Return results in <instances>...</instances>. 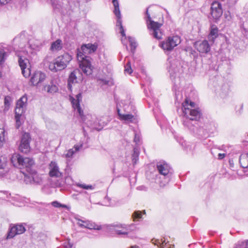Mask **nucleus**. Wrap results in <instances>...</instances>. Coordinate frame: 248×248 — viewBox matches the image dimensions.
<instances>
[{"instance_id":"6ab92c4d","label":"nucleus","mask_w":248,"mask_h":248,"mask_svg":"<svg viewBox=\"0 0 248 248\" xmlns=\"http://www.w3.org/2000/svg\"><path fill=\"white\" fill-rule=\"evenodd\" d=\"M78 227H84L90 230H99L101 226L89 220H82L78 218Z\"/></svg>"},{"instance_id":"a211bd4d","label":"nucleus","mask_w":248,"mask_h":248,"mask_svg":"<svg viewBox=\"0 0 248 248\" xmlns=\"http://www.w3.org/2000/svg\"><path fill=\"white\" fill-rule=\"evenodd\" d=\"M108 230L115 232L118 235L127 234L128 229L125 225L112 224L108 226Z\"/></svg>"},{"instance_id":"72a5a7b5","label":"nucleus","mask_w":248,"mask_h":248,"mask_svg":"<svg viewBox=\"0 0 248 248\" xmlns=\"http://www.w3.org/2000/svg\"><path fill=\"white\" fill-rule=\"evenodd\" d=\"M6 57V53L3 47L1 46H0V64L5 61Z\"/></svg>"},{"instance_id":"603ef678","label":"nucleus","mask_w":248,"mask_h":248,"mask_svg":"<svg viewBox=\"0 0 248 248\" xmlns=\"http://www.w3.org/2000/svg\"><path fill=\"white\" fill-rule=\"evenodd\" d=\"M242 244L243 245H245V248H248V240L242 242Z\"/></svg>"},{"instance_id":"a19ab883","label":"nucleus","mask_w":248,"mask_h":248,"mask_svg":"<svg viewBox=\"0 0 248 248\" xmlns=\"http://www.w3.org/2000/svg\"><path fill=\"white\" fill-rule=\"evenodd\" d=\"M78 187L82 188L85 189H93V186L92 185H86L85 184H79L78 185Z\"/></svg>"},{"instance_id":"f03ea898","label":"nucleus","mask_w":248,"mask_h":248,"mask_svg":"<svg viewBox=\"0 0 248 248\" xmlns=\"http://www.w3.org/2000/svg\"><path fill=\"white\" fill-rule=\"evenodd\" d=\"M182 110L184 115L189 120L184 122V124L189 129H192L189 125L191 120H198L201 116V112L198 108H195V104L188 98H186L182 103Z\"/></svg>"},{"instance_id":"c756f323","label":"nucleus","mask_w":248,"mask_h":248,"mask_svg":"<svg viewBox=\"0 0 248 248\" xmlns=\"http://www.w3.org/2000/svg\"><path fill=\"white\" fill-rule=\"evenodd\" d=\"M116 16L117 17V23H116V26L120 27V33H121V35L123 36H125V34L124 33V29L123 27L122 26V19H121V14H120V16Z\"/></svg>"},{"instance_id":"37998d69","label":"nucleus","mask_w":248,"mask_h":248,"mask_svg":"<svg viewBox=\"0 0 248 248\" xmlns=\"http://www.w3.org/2000/svg\"><path fill=\"white\" fill-rule=\"evenodd\" d=\"M129 41L130 43L132 49H135L136 47V43L135 42L134 39L131 37H129Z\"/></svg>"},{"instance_id":"4c0bfd02","label":"nucleus","mask_w":248,"mask_h":248,"mask_svg":"<svg viewBox=\"0 0 248 248\" xmlns=\"http://www.w3.org/2000/svg\"><path fill=\"white\" fill-rule=\"evenodd\" d=\"M51 204L53 206L57 208L62 207L64 208H68V206L65 204H61L57 201L53 202L51 203Z\"/></svg>"},{"instance_id":"b1692460","label":"nucleus","mask_w":248,"mask_h":248,"mask_svg":"<svg viewBox=\"0 0 248 248\" xmlns=\"http://www.w3.org/2000/svg\"><path fill=\"white\" fill-rule=\"evenodd\" d=\"M45 91L48 93H56L58 89L57 86L53 84V81L51 80L49 84H46L43 86V89Z\"/></svg>"},{"instance_id":"a18cd8bd","label":"nucleus","mask_w":248,"mask_h":248,"mask_svg":"<svg viewBox=\"0 0 248 248\" xmlns=\"http://www.w3.org/2000/svg\"><path fill=\"white\" fill-rule=\"evenodd\" d=\"M134 141L136 143V144H139L140 142V136L139 135L135 134Z\"/></svg>"},{"instance_id":"5fc2aeb1","label":"nucleus","mask_w":248,"mask_h":248,"mask_svg":"<svg viewBox=\"0 0 248 248\" xmlns=\"http://www.w3.org/2000/svg\"><path fill=\"white\" fill-rule=\"evenodd\" d=\"M137 189L140 190H144L145 189V187H144V186H140L138 187Z\"/></svg>"},{"instance_id":"3c124183","label":"nucleus","mask_w":248,"mask_h":248,"mask_svg":"<svg viewBox=\"0 0 248 248\" xmlns=\"http://www.w3.org/2000/svg\"><path fill=\"white\" fill-rule=\"evenodd\" d=\"M22 35H20V36L16 37L14 39V41L15 42H18L19 41H20V38L22 37Z\"/></svg>"},{"instance_id":"20e7f679","label":"nucleus","mask_w":248,"mask_h":248,"mask_svg":"<svg viewBox=\"0 0 248 248\" xmlns=\"http://www.w3.org/2000/svg\"><path fill=\"white\" fill-rule=\"evenodd\" d=\"M11 162L15 167L22 170H31L30 167L34 166V161L29 157H23L17 153L14 154L11 157Z\"/></svg>"},{"instance_id":"f8f14e48","label":"nucleus","mask_w":248,"mask_h":248,"mask_svg":"<svg viewBox=\"0 0 248 248\" xmlns=\"http://www.w3.org/2000/svg\"><path fill=\"white\" fill-rule=\"evenodd\" d=\"M27 100V97L26 95H23L17 101L15 108V114L23 115L24 113Z\"/></svg>"},{"instance_id":"7ed1b4c3","label":"nucleus","mask_w":248,"mask_h":248,"mask_svg":"<svg viewBox=\"0 0 248 248\" xmlns=\"http://www.w3.org/2000/svg\"><path fill=\"white\" fill-rule=\"evenodd\" d=\"M48 175L51 178V186L52 187H61L62 185V173L55 161H51L48 165Z\"/></svg>"},{"instance_id":"a878e982","label":"nucleus","mask_w":248,"mask_h":248,"mask_svg":"<svg viewBox=\"0 0 248 248\" xmlns=\"http://www.w3.org/2000/svg\"><path fill=\"white\" fill-rule=\"evenodd\" d=\"M62 41L60 39H57L56 41L53 42L51 45L50 50L54 51H59L62 48Z\"/></svg>"},{"instance_id":"58836bf2","label":"nucleus","mask_w":248,"mask_h":248,"mask_svg":"<svg viewBox=\"0 0 248 248\" xmlns=\"http://www.w3.org/2000/svg\"><path fill=\"white\" fill-rule=\"evenodd\" d=\"M22 115H18L17 114H15V119L16 121V127L17 128H18L21 125V122L20 121V117Z\"/></svg>"},{"instance_id":"864d4df0","label":"nucleus","mask_w":248,"mask_h":248,"mask_svg":"<svg viewBox=\"0 0 248 248\" xmlns=\"http://www.w3.org/2000/svg\"><path fill=\"white\" fill-rule=\"evenodd\" d=\"M92 0H78V3H80V2H88L90 1H91Z\"/></svg>"},{"instance_id":"2f4dec72","label":"nucleus","mask_w":248,"mask_h":248,"mask_svg":"<svg viewBox=\"0 0 248 248\" xmlns=\"http://www.w3.org/2000/svg\"><path fill=\"white\" fill-rule=\"evenodd\" d=\"M77 151H78V145L75 144L73 148L70 149L67 151V153L65 154V157L67 158L71 157Z\"/></svg>"},{"instance_id":"9d476101","label":"nucleus","mask_w":248,"mask_h":248,"mask_svg":"<svg viewBox=\"0 0 248 248\" xmlns=\"http://www.w3.org/2000/svg\"><path fill=\"white\" fill-rule=\"evenodd\" d=\"M18 63L22 70V73L26 78H29L31 75V67L29 65V61L24 56L18 55Z\"/></svg>"},{"instance_id":"bb28decb","label":"nucleus","mask_w":248,"mask_h":248,"mask_svg":"<svg viewBox=\"0 0 248 248\" xmlns=\"http://www.w3.org/2000/svg\"><path fill=\"white\" fill-rule=\"evenodd\" d=\"M77 77L74 72H72L68 78V88L69 90H72V84L74 83V81H76Z\"/></svg>"},{"instance_id":"5701e85b","label":"nucleus","mask_w":248,"mask_h":248,"mask_svg":"<svg viewBox=\"0 0 248 248\" xmlns=\"http://www.w3.org/2000/svg\"><path fill=\"white\" fill-rule=\"evenodd\" d=\"M7 158L4 156H0V177H3L7 172L6 169Z\"/></svg>"},{"instance_id":"c03bdc74","label":"nucleus","mask_w":248,"mask_h":248,"mask_svg":"<svg viewBox=\"0 0 248 248\" xmlns=\"http://www.w3.org/2000/svg\"><path fill=\"white\" fill-rule=\"evenodd\" d=\"M10 98L9 96H6L4 98V105L5 108H8L9 107L10 103Z\"/></svg>"},{"instance_id":"c85d7f7f","label":"nucleus","mask_w":248,"mask_h":248,"mask_svg":"<svg viewBox=\"0 0 248 248\" xmlns=\"http://www.w3.org/2000/svg\"><path fill=\"white\" fill-rule=\"evenodd\" d=\"M140 151L138 148L135 147L133 149V154L132 155V162L134 165L136 164L139 160Z\"/></svg>"},{"instance_id":"ddd939ff","label":"nucleus","mask_w":248,"mask_h":248,"mask_svg":"<svg viewBox=\"0 0 248 248\" xmlns=\"http://www.w3.org/2000/svg\"><path fill=\"white\" fill-rule=\"evenodd\" d=\"M46 74L41 71H35L33 73L30 79L31 86H37L46 79Z\"/></svg>"},{"instance_id":"de8ad7c7","label":"nucleus","mask_w":248,"mask_h":248,"mask_svg":"<svg viewBox=\"0 0 248 248\" xmlns=\"http://www.w3.org/2000/svg\"><path fill=\"white\" fill-rule=\"evenodd\" d=\"M175 97L176 99L178 101L181 99V94L179 92L178 93L175 92Z\"/></svg>"},{"instance_id":"8fccbe9b","label":"nucleus","mask_w":248,"mask_h":248,"mask_svg":"<svg viewBox=\"0 0 248 248\" xmlns=\"http://www.w3.org/2000/svg\"><path fill=\"white\" fill-rule=\"evenodd\" d=\"M225 156V154H220V153H219L218 155V158L219 159H222L223 158H224Z\"/></svg>"},{"instance_id":"4d7b16f0","label":"nucleus","mask_w":248,"mask_h":248,"mask_svg":"<svg viewBox=\"0 0 248 248\" xmlns=\"http://www.w3.org/2000/svg\"><path fill=\"white\" fill-rule=\"evenodd\" d=\"M72 246H73L72 244H71L70 242H68V246H66V248H68V247L69 248H72Z\"/></svg>"},{"instance_id":"423d86ee","label":"nucleus","mask_w":248,"mask_h":248,"mask_svg":"<svg viewBox=\"0 0 248 248\" xmlns=\"http://www.w3.org/2000/svg\"><path fill=\"white\" fill-rule=\"evenodd\" d=\"M72 60L71 56L68 53H64L56 58L53 63L49 65V69L53 72H57L64 69Z\"/></svg>"},{"instance_id":"2eb2a0df","label":"nucleus","mask_w":248,"mask_h":248,"mask_svg":"<svg viewBox=\"0 0 248 248\" xmlns=\"http://www.w3.org/2000/svg\"><path fill=\"white\" fill-rule=\"evenodd\" d=\"M194 46L201 53H207L210 51V46L206 40L196 41Z\"/></svg>"},{"instance_id":"6e6d98bb","label":"nucleus","mask_w":248,"mask_h":248,"mask_svg":"<svg viewBox=\"0 0 248 248\" xmlns=\"http://www.w3.org/2000/svg\"><path fill=\"white\" fill-rule=\"evenodd\" d=\"M164 247L165 248H173L174 246H172L171 248V246L170 244H168L167 243V245H166Z\"/></svg>"},{"instance_id":"aec40b11","label":"nucleus","mask_w":248,"mask_h":248,"mask_svg":"<svg viewBox=\"0 0 248 248\" xmlns=\"http://www.w3.org/2000/svg\"><path fill=\"white\" fill-rule=\"evenodd\" d=\"M90 128L89 129L92 130H96L100 131L103 129V127L107 124V123L104 122L102 118H97L95 121L90 123Z\"/></svg>"},{"instance_id":"cd10ccee","label":"nucleus","mask_w":248,"mask_h":248,"mask_svg":"<svg viewBox=\"0 0 248 248\" xmlns=\"http://www.w3.org/2000/svg\"><path fill=\"white\" fill-rule=\"evenodd\" d=\"M82 131L83 132V135L84 136V138L83 140L80 141V146H78V150L80 148H82V147L86 148L87 147L86 145L84 146V144H86L88 142V137L87 135L86 131L85 130V127L84 126H82Z\"/></svg>"},{"instance_id":"39448f33","label":"nucleus","mask_w":248,"mask_h":248,"mask_svg":"<svg viewBox=\"0 0 248 248\" xmlns=\"http://www.w3.org/2000/svg\"><path fill=\"white\" fill-rule=\"evenodd\" d=\"M145 19L147 22L148 29L150 30L151 34L157 39H161L162 37V32L160 28L162 26V23H158L152 20L150 14L148 13V8L146 11Z\"/></svg>"},{"instance_id":"c9c22d12","label":"nucleus","mask_w":248,"mask_h":248,"mask_svg":"<svg viewBox=\"0 0 248 248\" xmlns=\"http://www.w3.org/2000/svg\"><path fill=\"white\" fill-rule=\"evenodd\" d=\"M70 100L72 104L73 107L75 110L78 109V95H76V99H75L73 96L70 95Z\"/></svg>"},{"instance_id":"7c9ffc66","label":"nucleus","mask_w":248,"mask_h":248,"mask_svg":"<svg viewBox=\"0 0 248 248\" xmlns=\"http://www.w3.org/2000/svg\"><path fill=\"white\" fill-rule=\"evenodd\" d=\"M152 242L153 244H154L155 245L157 246L158 247H161L162 248H165V246L167 245V243L166 242L165 240H159V239H156V240H152Z\"/></svg>"},{"instance_id":"052dcab7","label":"nucleus","mask_w":248,"mask_h":248,"mask_svg":"<svg viewBox=\"0 0 248 248\" xmlns=\"http://www.w3.org/2000/svg\"><path fill=\"white\" fill-rule=\"evenodd\" d=\"M131 248H139V247L136 246H132L131 247Z\"/></svg>"},{"instance_id":"473e14b6","label":"nucleus","mask_w":248,"mask_h":248,"mask_svg":"<svg viewBox=\"0 0 248 248\" xmlns=\"http://www.w3.org/2000/svg\"><path fill=\"white\" fill-rule=\"evenodd\" d=\"M112 3L114 7V13L115 16H120V11L119 7V2L117 0H113Z\"/></svg>"},{"instance_id":"1a4fd4ad","label":"nucleus","mask_w":248,"mask_h":248,"mask_svg":"<svg viewBox=\"0 0 248 248\" xmlns=\"http://www.w3.org/2000/svg\"><path fill=\"white\" fill-rule=\"evenodd\" d=\"M156 168L159 173L165 177L166 183H168L172 173L170 165L164 161H160L156 163Z\"/></svg>"},{"instance_id":"49530a36","label":"nucleus","mask_w":248,"mask_h":248,"mask_svg":"<svg viewBox=\"0 0 248 248\" xmlns=\"http://www.w3.org/2000/svg\"><path fill=\"white\" fill-rule=\"evenodd\" d=\"M98 81L99 82L100 84H102V85H107L108 84V81L103 79H99Z\"/></svg>"},{"instance_id":"4be33fe9","label":"nucleus","mask_w":248,"mask_h":248,"mask_svg":"<svg viewBox=\"0 0 248 248\" xmlns=\"http://www.w3.org/2000/svg\"><path fill=\"white\" fill-rule=\"evenodd\" d=\"M117 110L120 120L129 123L133 122L135 119L134 115L131 114H122L121 113L120 109L119 108H117Z\"/></svg>"},{"instance_id":"13d9d810","label":"nucleus","mask_w":248,"mask_h":248,"mask_svg":"<svg viewBox=\"0 0 248 248\" xmlns=\"http://www.w3.org/2000/svg\"><path fill=\"white\" fill-rule=\"evenodd\" d=\"M27 42L26 40L24 39V41H23L24 44H20L19 46L20 47H22L24 46V43H26Z\"/></svg>"},{"instance_id":"bf43d9fd","label":"nucleus","mask_w":248,"mask_h":248,"mask_svg":"<svg viewBox=\"0 0 248 248\" xmlns=\"http://www.w3.org/2000/svg\"><path fill=\"white\" fill-rule=\"evenodd\" d=\"M76 57L78 58V49H77L76 50Z\"/></svg>"},{"instance_id":"79ce46f5","label":"nucleus","mask_w":248,"mask_h":248,"mask_svg":"<svg viewBox=\"0 0 248 248\" xmlns=\"http://www.w3.org/2000/svg\"><path fill=\"white\" fill-rule=\"evenodd\" d=\"M53 6L56 9H59L61 7V3L60 1L59 2H55V0H51Z\"/></svg>"},{"instance_id":"6e6552de","label":"nucleus","mask_w":248,"mask_h":248,"mask_svg":"<svg viewBox=\"0 0 248 248\" xmlns=\"http://www.w3.org/2000/svg\"><path fill=\"white\" fill-rule=\"evenodd\" d=\"M181 42L180 37L178 35H174L168 37L161 43L160 46L164 50L170 51L173 49Z\"/></svg>"},{"instance_id":"f704fd0d","label":"nucleus","mask_w":248,"mask_h":248,"mask_svg":"<svg viewBox=\"0 0 248 248\" xmlns=\"http://www.w3.org/2000/svg\"><path fill=\"white\" fill-rule=\"evenodd\" d=\"M5 141V130L0 128V148L2 147Z\"/></svg>"},{"instance_id":"f257e3e1","label":"nucleus","mask_w":248,"mask_h":248,"mask_svg":"<svg viewBox=\"0 0 248 248\" xmlns=\"http://www.w3.org/2000/svg\"><path fill=\"white\" fill-rule=\"evenodd\" d=\"M98 45L97 43L83 44L81 46V51H78V58L81 61L79 64L80 69L86 75H90L93 72L91 58L87 55L94 53L97 50Z\"/></svg>"},{"instance_id":"393cba45","label":"nucleus","mask_w":248,"mask_h":248,"mask_svg":"<svg viewBox=\"0 0 248 248\" xmlns=\"http://www.w3.org/2000/svg\"><path fill=\"white\" fill-rule=\"evenodd\" d=\"M239 163L243 168H248V153H244L240 156Z\"/></svg>"},{"instance_id":"f3484780","label":"nucleus","mask_w":248,"mask_h":248,"mask_svg":"<svg viewBox=\"0 0 248 248\" xmlns=\"http://www.w3.org/2000/svg\"><path fill=\"white\" fill-rule=\"evenodd\" d=\"M30 134L24 133L22 137L21 143L19 146V150L24 153H27L30 150Z\"/></svg>"},{"instance_id":"412c9836","label":"nucleus","mask_w":248,"mask_h":248,"mask_svg":"<svg viewBox=\"0 0 248 248\" xmlns=\"http://www.w3.org/2000/svg\"><path fill=\"white\" fill-rule=\"evenodd\" d=\"M218 36V29L217 27L215 25H211L209 34L207 36L209 41L214 43Z\"/></svg>"},{"instance_id":"0eeeda50","label":"nucleus","mask_w":248,"mask_h":248,"mask_svg":"<svg viewBox=\"0 0 248 248\" xmlns=\"http://www.w3.org/2000/svg\"><path fill=\"white\" fill-rule=\"evenodd\" d=\"M33 166L30 167L31 170L27 169L26 171H22L24 175V181L26 184H40L42 182V177L33 169Z\"/></svg>"},{"instance_id":"09e8293b","label":"nucleus","mask_w":248,"mask_h":248,"mask_svg":"<svg viewBox=\"0 0 248 248\" xmlns=\"http://www.w3.org/2000/svg\"><path fill=\"white\" fill-rule=\"evenodd\" d=\"M12 0H0V3L2 5H5L9 3Z\"/></svg>"},{"instance_id":"4468645a","label":"nucleus","mask_w":248,"mask_h":248,"mask_svg":"<svg viewBox=\"0 0 248 248\" xmlns=\"http://www.w3.org/2000/svg\"><path fill=\"white\" fill-rule=\"evenodd\" d=\"M26 231L25 228L23 225H16L11 227L8 232L6 239L13 238L17 234H20L24 233Z\"/></svg>"},{"instance_id":"e433bc0d","label":"nucleus","mask_w":248,"mask_h":248,"mask_svg":"<svg viewBox=\"0 0 248 248\" xmlns=\"http://www.w3.org/2000/svg\"><path fill=\"white\" fill-rule=\"evenodd\" d=\"M132 71L130 62L128 61L124 66V72L125 73L130 74L132 73Z\"/></svg>"},{"instance_id":"ea45409f","label":"nucleus","mask_w":248,"mask_h":248,"mask_svg":"<svg viewBox=\"0 0 248 248\" xmlns=\"http://www.w3.org/2000/svg\"><path fill=\"white\" fill-rule=\"evenodd\" d=\"M132 217L134 220L140 219L141 217V213L140 211H136L133 213Z\"/></svg>"},{"instance_id":"9b49d317","label":"nucleus","mask_w":248,"mask_h":248,"mask_svg":"<svg viewBox=\"0 0 248 248\" xmlns=\"http://www.w3.org/2000/svg\"><path fill=\"white\" fill-rule=\"evenodd\" d=\"M80 94L78 93V122L84 124L88 128H90V123H92V116L88 113L85 112L81 109L79 105V98Z\"/></svg>"},{"instance_id":"dca6fc26","label":"nucleus","mask_w":248,"mask_h":248,"mask_svg":"<svg viewBox=\"0 0 248 248\" xmlns=\"http://www.w3.org/2000/svg\"><path fill=\"white\" fill-rule=\"evenodd\" d=\"M211 14L212 17L216 19H218L222 14L221 4L218 1H214L211 7Z\"/></svg>"}]
</instances>
